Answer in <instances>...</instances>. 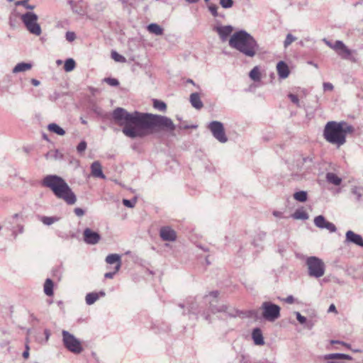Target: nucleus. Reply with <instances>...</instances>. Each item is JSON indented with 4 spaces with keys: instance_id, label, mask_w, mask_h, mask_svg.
Returning a JSON list of instances; mask_svg holds the SVG:
<instances>
[{
    "instance_id": "obj_1",
    "label": "nucleus",
    "mask_w": 363,
    "mask_h": 363,
    "mask_svg": "<svg viewBox=\"0 0 363 363\" xmlns=\"http://www.w3.org/2000/svg\"><path fill=\"white\" fill-rule=\"evenodd\" d=\"M175 128L172 119L167 116L138 112V136L161 131L172 133Z\"/></svg>"
},
{
    "instance_id": "obj_2",
    "label": "nucleus",
    "mask_w": 363,
    "mask_h": 363,
    "mask_svg": "<svg viewBox=\"0 0 363 363\" xmlns=\"http://www.w3.org/2000/svg\"><path fill=\"white\" fill-rule=\"evenodd\" d=\"M229 45L249 57L255 56L259 45L255 39L245 30L235 32L229 40Z\"/></svg>"
},
{
    "instance_id": "obj_3",
    "label": "nucleus",
    "mask_w": 363,
    "mask_h": 363,
    "mask_svg": "<svg viewBox=\"0 0 363 363\" xmlns=\"http://www.w3.org/2000/svg\"><path fill=\"white\" fill-rule=\"evenodd\" d=\"M354 128L346 122L329 121L326 123L323 136L330 143L340 147L346 142V134L352 133Z\"/></svg>"
},
{
    "instance_id": "obj_4",
    "label": "nucleus",
    "mask_w": 363,
    "mask_h": 363,
    "mask_svg": "<svg viewBox=\"0 0 363 363\" xmlns=\"http://www.w3.org/2000/svg\"><path fill=\"white\" fill-rule=\"evenodd\" d=\"M111 122L122 128L123 133L130 138H136V111L128 112L118 107L111 113Z\"/></svg>"
},
{
    "instance_id": "obj_5",
    "label": "nucleus",
    "mask_w": 363,
    "mask_h": 363,
    "mask_svg": "<svg viewBox=\"0 0 363 363\" xmlns=\"http://www.w3.org/2000/svg\"><path fill=\"white\" fill-rule=\"evenodd\" d=\"M43 185L50 188L59 199L68 204L76 202V196L63 179L56 175H48L43 180Z\"/></svg>"
},
{
    "instance_id": "obj_6",
    "label": "nucleus",
    "mask_w": 363,
    "mask_h": 363,
    "mask_svg": "<svg viewBox=\"0 0 363 363\" xmlns=\"http://www.w3.org/2000/svg\"><path fill=\"white\" fill-rule=\"evenodd\" d=\"M306 264L310 277L320 278L324 275L325 265L321 259L315 256L308 257L306 260Z\"/></svg>"
},
{
    "instance_id": "obj_7",
    "label": "nucleus",
    "mask_w": 363,
    "mask_h": 363,
    "mask_svg": "<svg viewBox=\"0 0 363 363\" xmlns=\"http://www.w3.org/2000/svg\"><path fill=\"white\" fill-rule=\"evenodd\" d=\"M21 20L23 23L26 29L35 35L39 36L42 30L40 24L38 23V16L32 11H27L21 15Z\"/></svg>"
},
{
    "instance_id": "obj_8",
    "label": "nucleus",
    "mask_w": 363,
    "mask_h": 363,
    "mask_svg": "<svg viewBox=\"0 0 363 363\" xmlns=\"http://www.w3.org/2000/svg\"><path fill=\"white\" fill-rule=\"evenodd\" d=\"M62 335L63 344L69 352L74 354H80L83 351L82 342L72 334L62 330Z\"/></svg>"
},
{
    "instance_id": "obj_9",
    "label": "nucleus",
    "mask_w": 363,
    "mask_h": 363,
    "mask_svg": "<svg viewBox=\"0 0 363 363\" xmlns=\"http://www.w3.org/2000/svg\"><path fill=\"white\" fill-rule=\"evenodd\" d=\"M262 317L269 322H274L280 317L281 308L272 302L264 301L261 306Z\"/></svg>"
},
{
    "instance_id": "obj_10",
    "label": "nucleus",
    "mask_w": 363,
    "mask_h": 363,
    "mask_svg": "<svg viewBox=\"0 0 363 363\" xmlns=\"http://www.w3.org/2000/svg\"><path fill=\"white\" fill-rule=\"evenodd\" d=\"M106 262L109 272L105 273L104 277L106 279H112L121 268V257L118 254H111L106 257Z\"/></svg>"
},
{
    "instance_id": "obj_11",
    "label": "nucleus",
    "mask_w": 363,
    "mask_h": 363,
    "mask_svg": "<svg viewBox=\"0 0 363 363\" xmlns=\"http://www.w3.org/2000/svg\"><path fill=\"white\" fill-rule=\"evenodd\" d=\"M218 291H213L209 293L208 295H206L204 297L205 301L209 303V308L211 311L213 313H228L230 315L231 313L228 311V307L225 304H218Z\"/></svg>"
},
{
    "instance_id": "obj_12",
    "label": "nucleus",
    "mask_w": 363,
    "mask_h": 363,
    "mask_svg": "<svg viewBox=\"0 0 363 363\" xmlns=\"http://www.w3.org/2000/svg\"><path fill=\"white\" fill-rule=\"evenodd\" d=\"M333 49L337 52V54L344 60H349L352 62H357V59L353 55L356 53L355 50L349 49L341 40H336L333 45Z\"/></svg>"
},
{
    "instance_id": "obj_13",
    "label": "nucleus",
    "mask_w": 363,
    "mask_h": 363,
    "mask_svg": "<svg viewBox=\"0 0 363 363\" xmlns=\"http://www.w3.org/2000/svg\"><path fill=\"white\" fill-rule=\"evenodd\" d=\"M208 128L211 130L213 136L220 143H225L228 141V137L225 135L223 124L217 121H211Z\"/></svg>"
},
{
    "instance_id": "obj_14",
    "label": "nucleus",
    "mask_w": 363,
    "mask_h": 363,
    "mask_svg": "<svg viewBox=\"0 0 363 363\" xmlns=\"http://www.w3.org/2000/svg\"><path fill=\"white\" fill-rule=\"evenodd\" d=\"M84 240L86 243L90 245H95L100 240V235L91 230L90 228H86L83 233Z\"/></svg>"
},
{
    "instance_id": "obj_15",
    "label": "nucleus",
    "mask_w": 363,
    "mask_h": 363,
    "mask_svg": "<svg viewBox=\"0 0 363 363\" xmlns=\"http://www.w3.org/2000/svg\"><path fill=\"white\" fill-rule=\"evenodd\" d=\"M345 243H353L357 246L363 247V238L362 237L353 232L352 230L347 231L345 234Z\"/></svg>"
},
{
    "instance_id": "obj_16",
    "label": "nucleus",
    "mask_w": 363,
    "mask_h": 363,
    "mask_svg": "<svg viewBox=\"0 0 363 363\" xmlns=\"http://www.w3.org/2000/svg\"><path fill=\"white\" fill-rule=\"evenodd\" d=\"M323 359L330 360L328 361V363H343V362H342V359L350 360L352 359V357L345 354L333 353L324 355Z\"/></svg>"
},
{
    "instance_id": "obj_17",
    "label": "nucleus",
    "mask_w": 363,
    "mask_h": 363,
    "mask_svg": "<svg viewBox=\"0 0 363 363\" xmlns=\"http://www.w3.org/2000/svg\"><path fill=\"white\" fill-rule=\"evenodd\" d=\"M160 235L164 241H174L177 239L176 232L169 226L161 228Z\"/></svg>"
},
{
    "instance_id": "obj_18",
    "label": "nucleus",
    "mask_w": 363,
    "mask_h": 363,
    "mask_svg": "<svg viewBox=\"0 0 363 363\" xmlns=\"http://www.w3.org/2000/svg\"><path fill=\"white\" fill-rule=\"evenodd\" d=\"M214 30L218 33L220 39L225 41L233 32V28L231 26H219L215 27Z\"/></svg>"
},
{
    "instance_id": "obj_19",
    "label": "nucleus",
    "mask_w": 363,
    "mask_h": 363,
    "mask_svg": "<svg viewBox=\"0 0 363 363\" xmlns=\"http://www.w3.org/2000/svg\"><path fill=\"white\" fill-rule=\"evenodd\" d=\"M189 101L191 106L197 110H201L203 107V104L198 92H194L190 94Z\"/></svg>"
},
{
    "instance_id": "obj_20",
    "label": "nucleus",
    "mask_w": 363,
    "mask_h": 363,
    "mask_svg": "<svg viewBox=\"0 0 363 363\" xmlns=\"http://www.w3.org/2000/svg\"><path fill=\"white\" fill-rule=\"evenodd\" d=\"M277 70L279 78L286 79L289 75V69L286 62L280 61L277 65Z\"/></svg>"
},
{
    "instance_id": "obj_21",
    "label": "nucleus",
    "mask_w": 363,
    "mask_h": 363,
    "mask_svg": "<svg viewBox=\"0 0 363 363\" xmlns=\"http://www.w3.org/2000/svg\"><path fill=\"white\" fill-rule=\"evenodd\" d=\"M252 337L256 345H263L264 344L262 333L259 328H256L252 330Z\"/></svg>"
},
{
    "instance_id": "obj_22",
    "label": "nucleus",
    "mask_w": 363,
    "mask_h": 363,
    "mask_svg": "<svg viewBox=\"0 0 363 363\" xmlns=\"http://www.w3.org/2000/svg\"><path fill=\"white\" fill-rule=\"evenodd\" d=\"M91 174L95 177L105 178L102 172L101 165L99 162H95L91 165Z\"/></svg>"
},
{
    "instance_id": "obj_23",
    "label": "nucleus",
    "mask_w": 363,
    "mask_h": 363,
    "mask_svg": "<svg viewBox=\"0 0 363 363\" xmlns=\"http://www.w3.org/2000/svg\"><path fill=\"white\" fill-rule=\"evenodd\" d=\"M105 296V293L103 291H100L99 293H96V292L89 293L86 296V303L88 305H91L94 303H95L99 298L100 296Z\"/></svg>"
},
{
    "instance_id": "obj_24",
    "label": "nucleus",
    "mask_w": 363,
    "mask_h": 363,
    "mask_svg": "<svg viewBox=\"0 0 363 363\" xmlns=\"http://www.w3.org/2000/svg\"><path fill=\"white\" fill-rule=\"evenodd\" d=\"M32 68V64L31 63H27V62H21L18 63L13 69L12 72L14 74L18 73V72H26L28 70H30Z\"/></svg>"
},
{
    "instance_id": "obj_25",
    "label": "nucleus",
    "mask_w": 363,
    "mask_h": 363,
    "mask_svg": "<svg viewBox=\"0 0 363 363\" xmlns=\"http://www.w3.org/2000/svg\"><path fill=\"white\" fill-rule=\"evenodd\" d=\"M325 178L328 183L335 186H339L342 182V179L333 172H328Z\"/></svg>"
},
{
    "instance_id": "obj_26",
    "label": "nucleus",
    "mask_w": 363,
    "mask_h": 363,
    "mask_svg": "<svg viewBox=\"0 0 363 363\" xmlns=\"http://www.w3.org/2000/svg\"><path fill=\"white\" fill-rule=\"evenodd\" d=\"M147 30L150 33L155 34L156 35H161L163 34L162 28L157 23H150L147 26Z\"/></svg>"
},
{
    "instance_id": "obj_27",
    "label": "nucleus",
    "mask_w": 363,
    "mask_h": 363,
    "mask_svg": "<svg viewBox=\"0 0 363 363\" xmlns=\"http://www.w3.org/2000/svg\"><path fill=\"white\" fill-rule=\"evenodd\" d=\"M44 292L48 296L53 295V282L50 279H47L45 281Z\"/></svg>"
},
{
    "instance_id": "obj_28",
    "label": "nucleus",
    "mask_w": 363,
    "mask_h": 363,
    "mask_svg": "<svg viewBox=\"0 0 363 363\" xmlns=\"http://www.w3.org/2000/svg\"><path fill=\"white\" fill-rule=\"evenodd\" d=\"M291 217L296 220H307L308 218V215L304 210L297 209L291 215Z\"/></svg>"
},
{
    "instance_id": "obj_29",
    "label": "nucleus",
    "mask_w": 363,
    "mask_h": 363,
    "mask_svg": "<svg viewBox=\"0 0 363 363\" xmlns=\"http://www.w3.org/2000/svg\"><path fill=\"white\" fill-rule=\"evenodd\" d=\"M48 129L50 132L55 133L59 135H64L65 134V131L56 123L49 124L48 126Z\"/></svg>"
},
{
    "instance_id": "obj_30",
    "label": "nucleus",
    "mask_w": 363,
    "mask_h": 363,
    "mask_svg": "<svg viewBox=\"0 0 363 363\" xmlns=\"http://www.w3.org/2000/svg\"><path fill=\"white\" fill-rule=\"evenodd\" d=\"M294 198L298 201L305 202L308 199V194L305 191H299L294 194Z\"/></svg>"
},
{
    "instance_id": "obj_31",
    "label": "nucleus",
    "mask_w": 363,
    "mask_h": 363,
    "mask_svg": "<svg viewBox=\"0 0 363 363\" xmlns=\"http://www.w3.org/2000/svg\"><path fill=\"white\" fill-rule=\"evenodd\" d=\"M326 223L327 220L323 216H318L314 218L315 225L320 229H324V226L325 225Z\"/></svg>"
},
{
    "instance_id": "obj_32",
    "label": "nucleus",
    "mask_w": 363,
    "mask_h": 363,
    "mask_svg": "<svg viewBox=\"0 0 363 363\" xmlns=\"http://www.w3.org/2000/svg\"><path fill=\"white\" fill-rule=\"evenodd\" d=\"M186 306H187L188 310L190 313H196L198 306H197L196 302L194 301V299L193 298H190L189 299L187 300Z\"/></svg>"
},
{
    "instance_id": "obj_33",
    "label": "nucleus",
    "mask_w": 363,
    "mask_h": 363,
    "mask_svg": "<svg viewBox=\"0 0 363 363\" xmlns=\"http://www.w3.org/2000/svg\"><path fill=\"white\" fill-rule=\"evenodd\" d=\"M75 61L72 58H69L65 62L64 69L66 72H69L72 71L75 68Z\"/></svg>"
},
{
    "instance_id": "obj_34",
    "label": "nucleus",
    "mask_w": 363,
    "mask_h": 363,
    "mask_svg": "<svg viewBox=\"0 0 363 363\" xmlns=\"http://www.w3.org/2000/svg\"><path fill=\"white\" fill-rule=\"evenodd\" d=\"M250 77L255 82H259L260 80V72L257 67H255L249 74Z\"/></svg>"
},
{
    "instance_id": "obj_35",
    "label": "nucleus",
    "mask_w": 363,
    "mask_h": 363,
    "mask_svg": "<svg viewBox=\"0 0 363 363\" xmlns=\"http://www.w3.org/2000/svg\"><path fill=\"white\" fill-rule=\"evenodd\" d=\"M153 107L161 111H164L167 109L166 104L164 101L157 99L153 100Z\"/></svg>"
},
{
    "instance_id": "obj_36",
    "label": "nucleus",
    "mask_w": 363,
    "mask_h": 363,
    "mask_svg": "<svg viewBox=\"0 0 363 363\" xmlns=\"http://www.w3.org/2000/svg\"><path fill=\"white\" fill-rule=\"evenodd\" d=\"M303 163L301 162V160H293V164H291L293 167L291 169L293 173L297 174L298 172L301 171V166Z\"/></svg>"
},
{
    "instance_id": "obj_37",
    "label": "nucleus",
    "mask_w": 363,
    "mask_h": 363,
    "mask_svg": "<svg viewBox=\"0 0 363 363\" xmlns=\"http://www.w3.org/2000/svg\"><path fill=\"white\" fill-rule=\"evenodd\" d=\"M296 40V38L295 36H294L291 33H288L286 35L285 40L284 41V47L285 48H288Z\"/></svg>"
},
{
    "instance_id": "obj_38",
    "label": "nucleus",
    "mask_w": 363,
    "mask_h": 363,
    "mask_svg": "<svg viewBox=\"0 0 363 363\" xmlns=\"http://www.w3.org/2000/svg\"><path fill=\"white\" fill-rule=\"evenodd\" d=\"M28 1L29 0H21V1H18L16 2V6H24L26 9H28V10H33L35 9V5H30V4H28Z\"/></svg>"
},
{
    "instance_id": "obj_39",
    "label": "nucleus",
    "mask_w": 363,
    "mask_h": 363,
    "mask_svg": "<svg viewBox=\"0 0 363 363\" xmlns=\"http://www.w3.org/2000/svg\"><path fill=\"white\" fill-rule=\"evenodd\" d=\"M208 10L210 11V12L214 17H217V16H220L221 18L225 17V16L223 14H222V15L218 14V13L217 11L218 6L216 4H210L208 6Z\"/></svg>"
},
{
    "instance_id": "obj_40",
    "label": "nucleus",
    "mask_w": 363,
    "mask_h": 363,
    "mask_svg": "<svg viewBox=\"0 0 363 363\" xmlns=\"http://www.w3.org/2000/svg\"><path fill=\"white\" fill-rule=\"evenodd\" d=\"M111 57L116 62H124L125 61V59L123 56L118 54L116 51H112L111 52Z\"/></svg>"
},
{
    "instance_id": "obj_41",
    "label": "nucleus",
    "mask_w": 363,
    "mask_h": 363,
    "mask_svg": "<svg viewBox=\"0 0 363 363\" xmlns=\"http://www.w3.org/2000/svg\"><path fill=\"white\" fill-rule=\"evenodd\" d=\"M233 0H220V4L223 9H230L233 6Z\"/></svg>"
},
{
    "instance_id": "obj_42",
    "label": "nucleus",
    "mask_w": 363,
    "mask_h": 363,
    "mask_svg": "<svg viewBox=\"0 0 363 363\" xmlns=\"http://www.w3.org/2000/svg\"><path fill=\"white\" fill-rule=\"evenodd\" d=\"M104 81L105 82H106L108 85L111 86H116L119 84V82L117 79H115V78H110V77H108V78H105L104 79Z\"/></svg>"
},
{
    "instance_id": "obj_43",
    "label": "nucleus",
    "mask_w": 363,
    "mask_h": 363,
    "mask_svg": "<svg viewBox=\"0 0 363 363\" xmlns=\"http://www.w3.org/2000/svg\"><path fill=\"white\" fill-rule=\"evenodd\" d=\"M40 220L45 225H51L52 224L56 219L53 217H48V216H43L40 218Z\"/></svg>"
},
{
    "instance_id": "obj_44",
    "label": "nucleus",
    "mask_w": 363,
    "mask_h": 363,
    "mask_svg": "<svg viewBox=\"0 0 363 363\" xmlns=\"http://www.w3.org/2000/svg\"><path fill=\"white\" fill-rule=\"evenodd\" d=\"M351 191H352V193L356 196V199L357 201H360L362 197V194L360 191V189L355 186V187H353Z\"/></svg>"
},
{
    "instance_id": "obj_45",
    "label": "nucleus",
    "mask_w": 363,
    "mask_h": 363,
    "mask_svg": "<svg viewBox=\"0 0 363 363\" xmlns=\"http://www.w3.org/2000/svg\"><path fill=\"white\" fill-rule=\"evenodd\" d=\"M324 228L328 230L330 233H335L337 230L335 225L329 221H327Z\"/></svg>"
},
{
    "instance_id": "obj_46",
    "label": "nucleus",
    "mask_w": 363,
    "mask_h": 363,
    "mask_svg": "<svg viewBox=\"0 0 363 363\" xmlns=\"http://www.w3.org/2000/svg\"><path fill=\"white\" fill-rule=\"evenodd\" d=\"M66 40L69 42H72L76 38V35L74 32L67 31L65 35Z\"/></svg>"
},
{
    "instance_id": "obj_47",
    "label": "nucleus",
    "mask_w": 363,
    "mask_h": 363,
    "mask_svg": "<svg viewBox=\"0 0 363 363\" xmlns=\"http://www.w3.org/2000/svg\"><path fill=\"white\" fill-rule=\"evenodd\" d=\"M297 320L302 325L306 323V318L303 316L299 312H295Z\"/></svg>"
},
{
    "instance_id": "obj_48",
    "label": "nucleus",
    "mask_w": 363,
    "mask_h": 363,
    "mask_svg": "<svg viewBox=\"0 0 363 363\" xmlns=\"http://www.w3.org/2000/svg\"><path fill=\"white\" fill-rule=\"evenodd\" d=\"M289 98L290 99V100L291 101V102H293L294 104H295L297 106H299V99L298 98V96L295 94H289L288 95Z\"/></svg>"
},
{
    "instance_id": "obj_49",
    "label": "nucleus",
    "mask_w": 363,
    "mask_h": 363,
    "mask_svg": "<svg viewBox=\"0 0 363 363\" xmlns=\"http://www.w3.org/2000/svg\"><path fill=\"white\" fill-rule=\"evenodd\" d=\"M86 148V143L84 141H82L77 147V150L79 152H84Z\"/></svg>"
},
{
    "instance_id": "obj_50",
    "label": "nucleus",
    "mask_w": 363,
    "mask_h": 363,
    "mask_svg": "<svg viewBox=\"0 0 363 363\" xmlns=\"http://www.w3.org/2000/svg\"><path fill=\"white\" fill-rule=\"evenodd\" d=\"M323 89L325 91H331L333 89V85L329 82L323 83Z\"/></svg>"
},
{
    "instance_id": "obj_51",
    "label": "nucleus",
    "mask_w": 363,
    "mask_h": 363,
    "mask_svg": "<svg viewBox=\"0 0 363 363\" xmlns=\"http://www.w3.org/2000/svg\"><path fill=\"white\" fill-rule=\"evenodd\" d=\"M74 213L77 216H82L84 214V210L80 208H76L74 209Z\"/></svg>"
},
{
    "instance_id": "obj_52",
    "label": "nucleus",
    "mask_w": 363,
    "mask_h": 363,
    "mask_svg": "<svg viewBox=\"0 0 363 363\" xmlns=\"http://www.w3.org/2000/svg\"><path fill=\"white\" fill-rule=\"evenodd\" d=\"M23 357L25 359H27L29 357V346H28V342L26 345V351L23 352Z\"/></svg>"
},
{
    "instance_id": "obj_53",
    "label": "nucleus",
    "mask_w": 363,
    "mask_h": 363,
    "mask_svg": "<svg viewBox=\"0 0 363 363\" xmlns=\"http://www.w3.org/2000/svg\"><path fill=\"white\" fill-rule=\"evenodd\" d=\"M284 301L287 303L291 304L294 302V298L293 296L290 295L288 296Z\"/></svg>"
},
{
    "instance_id": "obj_54",
    "label": "nucleus",
    "mask_w": 363,
    "mask_h": 363,
    "mask_svg": "<svg viewBox=\"0 0 363 363\" xmlns=\"http://www.w3.org/2000/svg\"><path fill=\"white\" fill-rule=\"evenodd\" d=\"M328 313H330V312H335V313H337V310H336V307L334 304H331L330 306H329V308L328 310Z\"/></svg>"
},
{
    "instance_id": "obj_55",
    "label": "nucleus",
    "mask_w": 363,
    "mask_h": 363,
    "mask_svg": "<svg viewBox=\"0 0 363 363\" xmlns=\"http://www.w3.org/2000/svg\"><path fill=\"white\" fill-rule=\"evenodd\" d=\"M123 203L127 206V207H133V206L132 205V203L130 201L128 200V199H123Z\"/></svg>"
},
{
    "instance_id": "obj_56",
    "label": "nucleus",
    "mask_w": 363,
    "mask_h": 363,
    "mask_svg": "<svg viewBox=\"0 0 363 363\" xmlns=\"http://www.w3.org/2000/svg\"><path fill=\"white\" fill-rule=\"evenodd\" d=\"M273 215L275 216V217H278V218H281L282 217V213L280 212V211H274L273 212Z\"/></svg>"
},
{
    "instance_id": "obj_57",
    "label": "nucleus",
    "mask_w": 363,
    "mask_h": 363,
    "mask_svg": "<svg viewBox=\"0 0 363 363\" xmlns=\"http://www.w3.org/2000/svg\"><path fill=\"white\" fill-rule=\"evenodd\" d=\"M31 83L35 86H38L40 84V82L35 79H32Z\"/></svg>"
},
{
    "instance_id": "obj_58",
    "label": "nucleus",
    "mask_w": 363,
    "mask_h": 363,
    "mask_svg": "<svg viewBox=\"0 0 363 363\" xmlns=\"http://www.w3.org/2000/svg\"><path fill=\"white\" fill-rule=\"evenodd\" d=\"M186 82L187 83H190V84H193L194 86H196V84L194 83V82L192 79H188L186 80Z\"/></svg>"
},
{
    "instance_id": "obj_59",
    "label": "nucleus",
    "mask_w": 363,
    "mask_h": 363,
    "mask_svg": "<svg viewBox=\"0 0 363 363\" xmlns=\"http://www.w3.org/2000/svg\"><path fill=\"white\" fill-rule=\"evenodd\" d=\"M326 44L333 49V45H334V43L333 44L329 41H326Z\"/></svg>"
},
{
    "instance_id": "obj_60",
    "label": "nucleus",
    "mask_w": 363,
    "mask_h": 363,
    "mask_svg": "<svg viewBox=\"0 0 363 363\" xmlns=\"http://www.w3.org/2000/svg\"><path fill=\"white\" fill-rule=\"evenodd\" d=\"M187 2L193 4L196 3L199 0H186Z\"/></svg>"
},
{
    "instance_id": "obj_61",
    "label": "nucleus",
    "mask_w": 363,
    "mask_h": 363,
    "mask_svg": "<svg viewBox=\"0 0 363 363\" xmlns=\"http://www.w3.org/2000/svg\"><path fill=\"white\" fill-rule=\"evenodd\" d=\"M191 128H196V125H191V126L186 125L184 127V128H185V129Z\"/></svg>"
},
{
    "instance_id": "obj_62",
    "label": "nucleus",
    "mask_w": 363,
    "mask_h": 363,
    "mask_svg": "<svg viewBox=\"0 0 363 363\" xmlns=\"http://www.w3.org/2000/svg\"><path fill=\"white\" fill-rule=\"evenodd\" d=\"M131 45H135V41L134 40H130L129 42V46H130Z\"/></svg>"
},
{
    "instance_id": "obj_63",
    "label": "nucleus",
    "mask_w": 363,
    "mask_h": 363,
    "mask_svg": "<svg viewBox=\"0 0 363 363\" xmlns=\"http://www.w3.org/2000/svg\"><path fill=\"white\" fill-rule=\"evenodd\" d=\"M96 113H97L99 115H101V110H96Z\"/></svg>"
},
{
    "instance_id": "obj_64",
    "label": "nucleus",
    "mask_w": 363,
    "mask_h": 363,
    "mask_svg": "<svg viewBox=\"0 0 363 363\" xmlns=\"http://www.w3.org/2000/svg\"><path fill=\"white\" fill-rule=\"evenodd\" d=\"M49 154L50 155V157H52L54 155V152H49Z\"/></svg>"
}]
</instances>
